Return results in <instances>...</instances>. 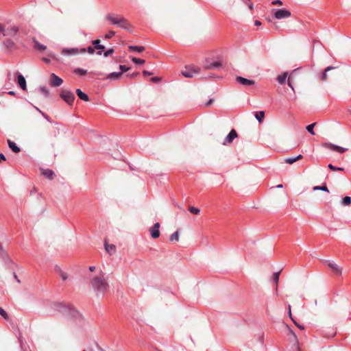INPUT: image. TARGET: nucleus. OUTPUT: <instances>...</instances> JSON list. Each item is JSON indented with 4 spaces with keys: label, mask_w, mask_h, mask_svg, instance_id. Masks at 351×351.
Masks as SVG:
<instances>
[{
    "label": "nucleus",
    "mask_w": 351,
    "mask_h": 351,
    "mask_svg": "<svg viewBox=\"0 0 351 351\" xmlns=\"http://www.w3.org/2000/svg\"><path fill=\"white\" fill-rule=\"evenodd\" d=\"M160 223H156L152 227L150 228L149 232L153 239H157L160 236Z\"/></svg>",
    "instance_id": "nucleus-9"
},
{
    "label": "nucleus",
    "mask_w": 351,
    "mask_h": 351,
    "mask_svg": "<svg viewBox=\"0 0 351 351\" xmlns=\"http://www.w3.org/2000/svg\"><path fill=\"white\" fill-rule=\"evenodd\" d=\"M40 92L43 94L45 97H48L49 95V92L48 88L46 86H41L40 88Z\"/></svg>",
    "instance_id": "nucleus-35"
},
{
    "label": "nucleus",
    "mask_w": 351,
    "mask_h": 351,
    "mask_svg": "<svg viewBox=\"0 0 351 351\" xmlns=\"http://www.w3.org/2000/svg\"><path fill=\"white\" fill-rule=\"evenodd\" d=\"M63 82V80L56 75L55 73H51L50 76L49 84L52 87L60 86Z\"/></svg>",
    "instance_id": "nucleus-6"
},
{
    "label": "nucleus",
    "mask_w": 351,
    "mask_h": 351,
    "mask_svg": "<svg viewBox=\"0 0 351 351\" xmlns=\"http://www.w3.org/2000/svg\"><path fill=\"white\" fill-rule=\"evenodd\" d=\"M106 19L112 25H117L119 27L130 31L131 25L130 22L123 16L117 14H108L106 16Z\"/></svg>",
    "instance_id": "nucleus-2"
},
{
    "label": "nucleus",
    "mask_w": 351,
    "mask_h": 351,
    "mask_svg": "<svg viewBox=\"0 0 351 351\" xmlns=\"http://www.w3.org/2000/svg\"><path fill=\"white\" fill-rule=\"evenodd\" d=\"M328 266L335 274L340 275L341 274V269L336 263L328 262Z\"/></svg>",
    "instance_id": "nucleus-17"
},
{
    "label": "nucleus",
    "mask_w": 351,
    "mask_h": 351,
    "mask_svg": "<svg viewBox=\"0 0 351 351\" xmlns=\"http://www.w3.org/2000/svg\"><path fill=\"white\" fill-rule=\"evenodd\" d=\"M288 313H289V316L290 317L291 320L293 322L294 319H293V318L292 317L291 311V305L290 304L288 305Z\"/></svg>",
    "instance_id": "nucleus-47"
},
{
    "label": "nucleus",
    "mask_w": 351,
    "mask_h": 351,
    "mask_svg": "<svg viewBox=\"0 0 351 351\" xmlns=\"http://www.w3.org/2000/svg\"><path fill=\"white\" fill-rule=\"evenodd\" d=\"M0 315L5 319H8L9 316L7 312L0 306Z\"/></svg>",
    "instance_id": "nucleus-38"
},
{
    "label": "nucleus",
    "mask_w": 351,
    "mask_h": 351,
    "mask_svg": "<svg viewBox=\"0 0 351 351\" xmlns=\"http://www.w3.org/2000/svg\"><path fill=\"white\" fill-rule=\"evenodd\" d=\"M328 167L332 171H343V168L337 167L332 165V164H329L328 165Z\"/></svg>",
    "instance_id": "nucleus-41"
},
{
    "label": "nucleus",
    "mask_w": 351,
    "mask_h": 351,
    "mask_svg": "<svg viewBox=\"0 0 351 351\" xmlns=\"http://www.w3.org/2000/svg\"><path fill=\"white\" fill-rule=\"evenodd\" d=\"M56 306L58 311L69 318L77 319L80 316V313L70 304L58 303Z\"/></svg>",
    "instance_id": "nucleus-3"
},
{
    "label": "nucleus",
    "mask_w": 351,
    "mask_h": 351,
    "mask_svg": "<svg viewBox=\"0 0 351 351\" xmlns=\"http://www.w3.org/2000/svg\"><path fill=\"white\" fill-rule=\"evenodd\" d=\"M289 334L291 335V336L293 339V341H294L293 347L295 348V350L297 351H300V348L298 346V337H297L296 335L291 329L289 328Z\"/></svg>",
    "instance_id": "nucleus-22"
},
{
    "label": "nucleus",
    "mask_w": 351,
    "mask_h": 351,
    "mask_svg": "<svg viewBox=\"0 0 351 351\" xmlns=\"http://www.w3.org/2000/svg\"><path fill=\"white\" fill-rule=\"evenodd\" d=\"M119 69H121L120 72H125L129 70V67H127L125 65H120Z\"/></svg>",
    "instance_id": "nucleus-45"
},
{
    "label": "nucleus",
    "mask_w": 351,
    "mask_h": 351,
    "mask_svg": "<svg viewBox=\"0 0 351 351\" xmlns=\"http://www.w3.org/2000/svg\"><path fill=\"white\" fill-rule=\"evenodd\" d=\"M138 75V73L136 72V73H132L131 75H130V77H135Z\"/></svg>",
    "instance_id": "nucleus-55"
},
{
    "label": "nucleus",
    "mask_w": 351,
    "mask_h": 351,
    "mask_svg": "<svg viewBox=\"0 0 351 351\" xmlns=\"http://www.w3.org/2000/svg\"><path fill=\"white\" fill-rule=\"evenodd\" d=\"M89 270L90 271H92V272L94 271L95 270V266H90L89 267Z\"/></svg>",
    "instance_id": "nucleus-58"
},
{
    "label": "nucleus",
    "mask_w": 351,
    "mask_h": 351,
    "mask_svg": "<svg viewBox=\"0 0 351 351\" xmlns=\"http://www.w3.org/2000/svg\"><path fill=\"white\" fill-rule=\"evenodd\" d=\"M152 82H158L160 81V78L158 77H153L150 80Z\"/></svg>",
    "instance_id": "nucleus-49"
},
{
    "label": "nucleus",
    "mask_w": 351,
    "mask_h": 351,
    "mask_svg": "<svg viewBox=\"0 0 351 351\" xmlns=\"http://www.w3.org/2000/svg\"><path fill=\"white\" fill-rule=\"evenodd\" d=\"M80 51L77 48H64L62 49V53L65 55H75L77 54Z\"/></svg>",
    "instance_id": "nucleus-18"
},
{
    "label": "nucleus",
    "mask_w": 351,
    "mask_h": 351,
    "mask_svg": "<svg viewBox=\"0 0 351 351\" xmlns=\"http://www.w3.org/2000/svg\"><path fill=\"white\" fill-rule=\"evenodd\" d=\"M280 271L275 272L273 275V280L276 283V292H278V283L279 281Z\"/></svg>",
    "instance_id": "nucleus-27"
},
{
    "label": "nucleus",
    "mask_w": 351,
    "mask_h": 351,
    "mask_svg": "<svg viewBox=\"0 0 351 351\" xmlns=\"http://www.w3.org/2000/svg\"><path fill=\"white\" fill-rule=\"evenodd\" d=\"M14 278L17 280L18 282H20V280L18 279L17 276L14 274Z\"/></svg>",
    "instance_id": "nucleus-62"
},
{
    "label": "nucleus",
    "mask_w": 351,
    "mask_h": 351,
    "mask_svg": "<svg viewBox=\"0 0 351 351\" xmlns=\"http://www.w3.org/2000/svg\"><path fill=\"white\" fill-rule=\"evenodd\" d=\"M122 75V72H112L108 74L106 77L110 80H114L119 79Z\"/></svg>",
    "instance_id": "nucleus-24"
},
{
    "label": "nucleus",
    "mask_w": 351,
    "mask_h": 351,
    "mask_svg": "<svg viewBox=\"0 0 351 351\" xmlns=\"http://www.w3.org/2000/svg\"><path fill=\"white\" fill-rule=\"evenodd\" d=\"M17 84L23 90H26V80L23 75L19 73H17Z\"/></svg>",
    "instance_id": "nucleus-14"
},
{
    "label": "nucleus",
    "mask_w": 351,
    "mask_h": 351,
    "mask_svg": "<svg viewBox=\"0 0 351 351\" xmlns=\"http://www.w3.org/2000/svg\"><path fill=\"white\" fill-rule=\"evenodd\" d=\"M114 53V49L112 48L108 49L104 53V57H108L110 55Z\"/></svg>",
    "instance_id": "nucleus-44"
},
{
    "label": "nucleus",
    "mask_w": 351,
    "mask_h": 351,
    "mask_svg": "<svg viewBox=\"0 0 351 351\" xmlns=\"http://www.w3.org/2000/svg\"><path fill=\"white\" fill-rule=\"evenodd\" d=\"M199 73V69L196 68L193 65L186 66L184 70L181 71L182 75L187 78H191L194 77L195 75L198 74Z\"/></svg>",
    "instance_id": "nucleus-4"
},
{
    "label": "nucleus",
    "mask_w": 351,
    "mask_h": 351,
    "mask_svg": "<svg viewBox=\"0 0 351 351\" xmlns=\"http://www.w3.org/2000/svg\"><path fill=\"white\" fill-rule=\"evenodd\" d=\"M335 67L333 66H328L327 68L325 69L324 71L322 73V77H321V79L323 81H326L327 80V74L326 73L332 69H334Z\"/></svg>",
    "instance_id": "nucleus-29"
},
{
    "label": "nucleus",
    "mask_w": 351,
    "mask_h": 351,
    "mask_svg": "<svg viewBox=\"0 0 351 351\" xmlns=\"http://www.w3.org/2000/svg\"><path fill=\"white\" fill-rule=\"evenodd\" d=\"M278 188H282V184H279L277 186Z\"/></svg>",
    "instance_id": "nucleus-64"
},
{
    "label": "nucleus",
    "mask_w": 351,
    "mask_h": 351,
    "mask_svg": "<svg viewBox=\"0 0 351 351\" xmlns=\"http://www.w3.org/2000/svg\"><path fill=\"white\" fill-rule=\"evenodd\" d=\"M143 74L145 76H148V75H152L153 73L152 72H149L148 71H145H145H143Z\"/></svg>",
    "instance_id": "nucleus-52"
},
{
    "label": "nucleus",
    "mask_w": 351,
    "mask_h": 351,
    "mask_svg": "<svg viewBox=\"0 0 351 351\" xmlns=\"http://www.w3.org/2000/svg\"><path fill=\"white\" fill-rule=\"evenodd\" d=\"M249 8H250V10H252L253 9V5L252 4L249 5Z\"/></svg>",
    "instance_id": "nucleus-63"
},
{
    "label": "nucleus",
    "mask_w": 351,
    "mask_h": 351,
    "mask_svg": "<svg viewBox=\"0 0 351 351\" xmlns=\"http://www.w3.org/2000/svg\"><path fill=\"white\" fill-rule=\"evenodd\" d=\"M323 147L327 148V149H331L332 151H335V152H337L339 153H344L347 151V149L346 148H343V147H341L340 146H338V145H334L332 143H325L323 144Z\"/></svg>",
    "instance_id": "nucleus-7"
},
{
    "label": "nucleus",
    "mask_w": 351,
    "mask_h": 351,
    "mask_svg": "<svg viewBox=\"0 0 351 351\" xmlns=\"http://www.w3.org/2000/svg\"><path fill=\"white\" fill-rule=\"evenodd\" d=\"M1 160H5V156L3 154H0V162Z\"/></svg>",
    "instance_id": "nucleus-54"
},
{
    "label": "nucleus",
    "mask_w": 351,
    "mask_h": 351,
    "mask_svg": "<svg viewBox=\"0 0 351 351\" xmlns=\"http://www.w3.org/2000/svg\"><path fill=\"white\" fill-rule=\"evenodd\" d=\"M255 117L259 122H262L265 117V113L263 111L256 112Z\"/></svg>",
    "instance_id": "nucleus-32"
},
{
    "label": "nucleus",
    "mask_w": 351,
    "mask_h": 351,
    "mask_svg": "<svg viewBox=\"0 0 351 351\" xmlns=\"http://www.w3.org/2000/svg\"><path fill=\"white\" fill-rule=\"evenodd\" d=\"M313 191H323L326 192H329L328 187L326 186V184L324 183L322 186H315L313 187Z\"/></svg>",
    "instance_id": "nucleus-28"
},
{
    "label": "nucleus",
    "mask_w": 351,
    "mask_h": 351,
    "mask_svg": "<svg viewBox=\"0 0 351 351\" xmlns=\"http://www.w3.org/2000/svg\"><path fill=\"white\" fill-rule=\"evenodd\" d=\"M74 73L79 75H85L87 73V71L83 69L77 68L74 70Z\"/></svg>",
    "instance_id": "nucleus-33"
},
{
    "label": "nucleus",
    "mask_w": 351,
    "mask_h": 351,
    "mask_svg": "<svg viewBox=\"0 0 351 351\" xmlns=\"http://www.w3.org/2000/svg\"><path fill=\"white\" fill-rule=\"evenodd\" d=\"M291 15V12L285 9L278 10L274 13V17L277 19L288 18Z\"/></svg>",
    "instance_id": "nucleus-8"
},
{
    "label": "nucleus",
    "mask_w": 351,
    "mask_h": 351,
    "mask_svg": "<svg viewBox=\"0 0 351 351\" xmlns=\"http://www.w3.org/2000/svg\"><path fill=\"white\" fill-rule=\"evenodd\" d=\"M100 40L97 39L92 41V44L94 46V48L96 49H98L99 51L97 52V55H101L103 50L105 49V46L103 45H101Z\"/></svg>",
    "instance_id": "nucleus-13"
},
{
    "label": "nucleus",
    "mask_w": 351,
    "mask_h": 351,
    "mask_svg": "<svg viewBox=\"0 0 351 351\" xmlns=\"http://www.w3.org/2000/svg\"><path fill=\"white\" fill-rule=\"evenodd\" d=\"M76 94L80 99L84 101H88L89 100L88 95L82 92L80 88L76 90Z\"/></svg>",
    "instance_id": "nucleus-20"
},
{
    "label": "nucleus",
    "mask_w": 351,
    "mask_h": 351,
    "mask_svg": "<svg viewBox=\"0 0 351 351\" xmlns=\"http://www.w3.org/2000/svg\"><path fill=\"white\" fill-rule=\"evenodd\" d=\"M254 25L256 26H259V25H261V22L260 21L256 20L255 22H254Z\"/></svg>",
    "instance_id": "nucleus-56"
},
{
    "label": "nucleus",
    "mask_w": 351,
    "mask_h": 351,
    "mask_svg": "<svg viewBox=\"0 0 351 351\" xmlns=\"http://www.w3.org/2000/svg\"><path fill=\"white\" fill-rule=\"evenodd\" d=\"M293 323L295 324V325L296 326H298L300 329L301 330H304V327L300 324H299L298 322H296L295 320H293Z\"/></svg>",
    "instance_id": "nucleus-51"
},
{
    "label": "nucleus",
    "mask_w": 351,
    "mask_h": 351,
    "mask_svg": "<svg viewBox=\"0 0 351 351\" xmlns=\"http://www.w3.org/2000/svg\"><path fill=\"white\" fill-rule=\"evenodd\" d=\"M60 276L63 280H66L68 278L67 274L65 272L62 271L60 272Z\"/></svg>",
    "instance_id": "nucleus-46"
},
{
    "label": "nucleus",
    "mask_w": 351,
    "mask_h": 351,
    "mask_svg": "<svg viewBox=\"0 0 351 351\" xmlns=\"http://www.w3.org/2000/svg\"><path fill=\"white\" fill-rule=\"evenodd\" d=\"M236 81L245 86H252L255 84V81L252 80H248L241 76L237 77L236 78Z\"/></svg>",
    "instance_id": "nucleus-11"
},
{
    "label": "nucleus",
    "mask_w": 351,
    "mask_h": 351,
    "mask_svg": "<svg viewBox=\"0 0 351 351\" xmlns=\"http://www.w3.org/2000/svg\"><path fill=\"white\" fill-rule=\"evenodd\" d=\"M8 144L13 152L19 153L21 151L20 148L16 145V144L11 140H8Z\"/></svg>",
    "instance_id": "nucleus-21"
},
{
    "label": "nucleus",
    "mask_w": 351,
    "mask_h": 351,
    "mask_svg": "<svg viewBox=\"0 0 351 351\" xmlns=\"http://www.w3.org/2000/svg\"><path fill=\"white\" fill-rule=\"evenodd\" d=\"M8 94L10 95H15V93L14 91H9L8 92Z\"/></svg>",
    "instance_id": "nucleus-61"
},
{
    "label": "nucleus",
    "mask_w": 351,
    "mask_h": 351,
    "mask_svg": "<svg viewBox=\"0 0 351 351\" xmlns=\"http://www.w3.org/2000/svg\"><path fill=\"white\" fill-rule=\"evenodd\" d=\"M36 108V110H37L40 113H41V114H43V116L45 119H47V120L49 119V116H48V115H47V114H45L44 112H42L39 108Z\"/></svg>",
    "instance_id": "nucleus-50"
},
{
    "label": "nucleus",
    "mask_w": 351,
    "mask_h": 351,
    "mask_svg": "<svg viewBox=\"0 0 351 351\" xmlns=\"http://www.w3.org/2000/svg\"><path fill=\"white\" fill-rule=\"evenodd\" d=\"M221 67V63L219 61H215L212 63H206L204 64V68L206 70L219 69Z\"/></svg>",
    "instance_id": "nucleus-15"
},
{
    "label": "nucleus",
    "mask_w": 351,
    "mask_h": 351,
    "mask_svg": "<svg viewBox=\"0 0 351 351\" xmlns=\"http://www.w3.org/2000/svg\"><path fill=\"white\" fill-rule=\"evenodd\" d=\"M316 125V123H311L306 126V130L311 134L314 135V127Z\"/></svg>",
    "instance_id": "nucleus-34"
},
{
    "label": "nucleus",
    "mask_w": 351,
    "mask_h": 351,
    "mask_svg": "<svg viewBox=\"0 0 351 351\" xmlns=\"http://www.w3.org/2000/svg\"><path fill=\"white\" fill-rule=\"evenodd\" d=\"M285 162L287 163V164H293L294 163L295 161V157H290V158H287L285 160Z\"/></svg>",
    "instance_id": "nucleus-43"
},
{
    "label": "nucleus",
    "mask_w": 351,
    "mask_h": 351,
    "mask_svg": "<svg viewBox=\"0 0 351 351\" xmlns=\"http://www.w3.org/2000/svg\"><path fill=\"white\" fill-rule=\"evenodd\" d=\"M189 210L190 213L194 214V215H198L200 212L199 209L193 206H190L189 208Z\"/></svg>",
    "instance_id": "nucleus-39"
},
{
    "label": "nucleus",
    "mask_w": 351,
    "mask_h": 351,
    "mask_svg": "<svg viewBox=\"0 0 351 351\" xmlns=\"http://www.w3.org/2000/svg\"><path fill=\"white\" fill-rule=\"evenodd\" d=\"M237 137V133L235 131V130H232L229 134L227 135V136L225 138L223 145H226L231 143L234 138Z\"/></svg>",
    "instance_id": "nucleus-10"
},
{
    "label": "nucleus",
    "mask_w": 351,
    "mask_h": 351,
    "mask_svg": "<svg viewBox=\"0 0 351 351\" xmlns=\"http://www.w3.org/2000/svg\"><path fill=\"white\" fill-rule=\"evenodd\" d=\"M43 174L45 177L49 180L53 179V177L55 176L54 172L49 169L43 170Z\"/></svg>",
    "instance_id": "nucleus-23"
},
{
    "label": "nucleus",
    "mask_w": 351,
    "mask_h": 351,
    "mask_svg": "<svg viewBox=\"0 0 351 351\" xmlns=\"http://www.w3.org/2000/svg\"><path fill=\"white\" fill-rule=\"evenodd\" d=\"M342 204L344 205V206H348L351 204V198L349 196H346L343 199H342Z\"/></svg>",
    "instance_id": "nucleus-37"
},
{
    "label": "nucleus",
    "mask_w": 351,
    "mask_h": 351,
    "mask_svg": "<svg viewBox=\"0 0 351 351\" xmlns=\"http://www.w3.org/2000/svg\"><path fill=\"white\" fill-rule=\"evenodd\" d=\"M287 74L286 73L282 74V75H279L277 77V80H278V83L280 84H285V81H286V79H287Z\"/></svg>",
    "instance_id": "nucleus-30"
},
{
    "label": "nucleus",
    "mask_w": 351,
    "mask_h": 351,
    "mask_svg": "<svg viewBox=\"0 0 351 351\" xmlns=\"http://www.w3.org/2000/svg\"><path fill=\"white\" fill-rule=\"evenodd\" d=\"M18 32H19L18 27L14 25V26H12L8 28L6 30H5L2 33L4 36H14V35H16L17 34Z\"/></svg>",
    "instance_id": "nucleus-12"
},
{
    "label": "nucleus",
    "mask_w": 351,
    "mask_h": 351,
    "mask_svg": "<svg viewBox=\"0 0 351 351\" xmlns=\"http://www.w3.org/2000/svg\"><path fill=\"white\" fill-rule=\"evenodd\" d=\"M5 31L4 27L1 24H0V32H3Z\"/></svg>",
    "instance_id": "nucleus-59"
},
{
    "label": "nucleus",
    "mask_w": 351,
    "mask_h": 351,
    "mask_svg": "<svg viewBox=\"0 0 351 351\" xmlns=\"http://www.w3.org/2000/svg\"><path fill=\"white\" fill-rule=\"evenodd\" d=\"M105 250L109 254H112L116 251V247L114 245L108 244L106 241H105Z\"/></svg>",
    "instance_id": "nucleus-19"
},
{
    "label": "nucleus",
    "mask_w": 351,
    "mask_h": 351,
    "mask_svg": "<svg viewBox=\"0 0 351 351\" xmlns=\"http://www.w3.org/2000/svg\"><path fill=\"white\" fill-rule=\"evenodd\" d=\"M86 51H87L90 54H93L95 52V48L94 47L88 46L87 49L82 48L80 49L81 53H85Z\"/></svg>",
    "instance_id": "nucleus-31"
},
{
    "label": "nucleus",
    "mask_w": 351,
    "mask_h": 351,
    "mask_svg": "<svg viewBox=\"0 0 351 351\" xmlns=\"http://www.w3.org/2000/svg\"><path fill=\"white\" fill-rule=\"evenodd\" d=\"M60 96L68 105H73L75 100V95L71 91L68 90H62Z\"/></svg>",
    "instance_id": "nucleus-5"
},
{
    "label": "nucleus",
    "mask_w": 351,
    "mask_h": 351,
    "mask_svg": "<svg viewBox=\"0 0 351 351\" xmlns=\"http://www.w3.org/2000/svg\"><path fill=\"white\" fill-rule=\"evenodd\" d=\"M303 158L302 155L301 154H299L298 156H297L296 157H295V161H298L300 159H302Z\"/></svg>",
    "instance_id": "nucleus-53"
},
{
    "label": "nucleus",
    "mask_w": 351,
    "mask_h": 351,
    "mask_svg": "<svg viewBox=\"0 0 351 351\" xmlns=\"http://www.w3.org/2000/svg\"><path fill=\"white\" fill-rule=\"evenodd\" d=\"M43 61H45L47 63H49L50 62L49 59H48L47 58H43Z\"/></svg>",
    "instance_id": "nucleus-60"
},
{
    "label": "nucleus",
    "mask_w": 351,
    "mask_h": 351,
    "mask_svg": "<svg viewBox=\"0 0 351 351\" xmlns=\"http://www.w3.org/2000/svg\"><path fill=\"white\" fill-rule=\"evenodd\" d=\"M90 283L97 295H103L109 289L108 282L102 271L91 278Z\"/></svg>",
    "instance_id": "nucleus-1"
},
{
    "label": "nucleus",
    "mask_w": 351,
    "mask_h": 351,
    "mask_svg": "<svg viewBox=\"0 0 351 351\" xmlns=\"http://www.w3.org/2000/svg\"><path fill=\"white\" fill-rule=\"evenodd\" d=\"M115 35V32L114 31H110L108 34H106L105 35V38L106 39H110L111 38H112Z\"/></svg>",
    "instance_id": "nucleus-42"
},
{
    "label": "nucleus",
    "mask_w": 351,
    "mask_h": 351,
    "mask_svg": "<svg viewBox=\"0 0 351 351\" xmlns=\"http://www.w3.org/2000/svg\"><path fill=\"white\" fill-rule=\"evenodd\" d=\"M3 44L5 47L9 50H12L15 47V43L11 39L5 40Z\"/></svg>",
    "instance_id": "nucleus-25"
},
{
    "label": "nucleus",
    "mask_w": 351,
    "mask_h": 351,
    "mask_svg": "<svg viewBox=\"0 0 351 351\" xmlns=\"http://www.w3.org/2000/svg\"><path fill=\"white\" fill-rule=\"evenodd\" d=\"M128 49L130 51H136L138 53H141L145 50V47L143 46L130 45L128 47Z\"/></svg>",
    "instance_id": "nucleus-26"
},
{
    "label": "nucleus",
    "mask_w": 351,
    "mask_h": 351,
    "mask_svg": "<svg viewBox=\"0 0 351 351\" xmlns=\"http://www.w3.org/2000/svg\"><path fill=\"white\" fill-rule=\"evenodd\" d=\"M132 61L135 63V64H143L145 61L143 59H140V58H132Z\"/></svg>",
    "instance_id": "nucleus-40"
},
{
    "label": "nucleus",
    "mask_w": 351,
    "mask_h": 351,
    "mask_svg": "<svg viewBox=\"0 0 351 351\" xmlns=\"http://www.w3.org/2000/svg\"><path fill=\"white\" fill-rule=\"evenodd\" d=\"M32 42L34 43L33 48L38 51H43L46 49V46L40 44L35 38H32Z\"/></svg>",
    "instance_id": "nucleus-16"
},
{
    "label": "nucleus",
    "mask_w": 351,
    "mask_h": 351,
    "mask_svg": "<svg viewBox=\"0 0 351 351\" xmlns=\"http://www.w3.org/2000/svg\"><path fill=\"white\" fill-rule=\"evenodd\" d=\"M271 3L273 5H281L282 4V2L280 0H275V1H273Z\"/></svg>",
    "instance_id": "nucleus-48"
},
{
    "label": "nucleus",
    "mask_w": 351,
    "mask_h": 351,
    "mask_svg": "<svg viewBox=\"0 0 351 351\" xmlns=\"http://www.w3.org/2000/svg\"><path fill=\"white\" fill-rule=\"evenodd\" d=\"M213 102V99H210L206 104V106H210L212 103Z\"/></svg>",
    "instance_id": "nucleus-57"
},
{
    "label": "nucleus",
    "mask_w": 351,
    "mask_h": 351,
    "mask_svg": "<svg viewBox=\"0 0 351 351\" xmlns=\"http://www.w3.org/2000/svg\"><path fill=\"white\" fill-rule=\"evenodd\" d=\"M179 240V234L178 231L175 232L170 236V241H178Z\"/></svg>",
    "instance_id": "nucleus-36"
}]
</instances>
